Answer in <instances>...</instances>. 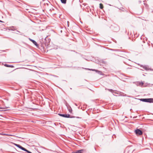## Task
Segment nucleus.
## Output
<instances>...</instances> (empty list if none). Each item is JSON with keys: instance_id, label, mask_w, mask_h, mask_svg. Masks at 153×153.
<instances>
[{"instance_id": "3", "label": "nucleus", "mask_w": 153, "mask_h": 153, "mask_svg": "<svg viewBox=\"0 0 153 153\" xmlns=\"http://www.w3.org/2000/svg\"><path fill=\"white\" fill-rule=\"evenodd\" d=\"M136 134L137 135H141L142 134V132L140 130L138 129L135 131Z\"/></svg>"}, {"instance_id": "11", "label": "nucleus", "mask_w": 153, "mask_h": 153, "mask_svg": "<svg viewBox=\"0 0 153 153\" xmlns=\"http://www.w3.org/2000/svg\"><path fill=\"white\" fill-rule=\"evenodd\" d=\"M2 135H6L7 134H2Z\"/></svg>"}, {"instance_id": "2", "label": "nucleus", "mask_w": 153, "mask_h": 153, "mask_svg": "<svg viewBox=\"0 0 153 153\" xmlns=\"http://www.w3.org/2000/svg\"><path fill=\"white\" fill-rule=\"evenodd\" d=\"M140 100L145 102H153V99H141Z\"/></svg>"}, {"instance_id": "4", "label": "nucleus", "mask_w": 153, "mask_h": 153, "mask_svg": "<svg viewBox=\"0 0 153 153\" xmlns=\"http://www.w3.org/2000/svg\"><path fill=\"white\" fill-rule=\"evenodd\" d=\"M29 39L36 46H38V45L36 41L31 39Z\"/></svg>"}, {"instance_id": "12", "label": "nucleus", "mask_w": 153, "mask_h": 153, "mask_svg": "<svg viewBox=\"0 0 153 153\" xmlns=\"http://www.w3.org/2000/svg\"><path fill=\"white\" fill-rule=\"evenodd\" d=\"M0 22H3L2 21L0 20Z\"/></svg>"}, {"instance_id": "10", "label": "nucleus", "mask_w": 153, "mask_h": 153, "mask_svg": "<svg viewBox=\"0 0 153 153\" xmlns=\"http://www.w3.org/2000/svg\"><path fill=\"white\" fill-rule=\"evenodd\" d=\"M143 84V82H141L140 83V84L141 85H142Z\"/></svg>"}, {"instance_id": "13", "label": "nucleus", "mask_w": 153, "mask_h": 153, "mask_svg": "<svg viewBox=\"0 0 153 153\" xmlns=\"http://www.w3.org/2000/svg\"><path fill=\"white\" fill-rule=\"evenodd\" d=\"M39 153H41L40 152Z\"/></svg>"}, {"instance_id": "7", "label": "nucleus", "mask_w": 153, "mask_h": 153, "mask_svg": "<svg viewBox=\"0 0 153 153\" xmlns=\"http://www.w3.org/2000/svg\"><path fill=\"white\" fill-rule=\"evenodd\" d=\"M62 2L64 4H65L66 3V0H61Z\"/></svg>"}, {"instance_id": "1", "label": "nucleus", "mask_w": 153, "mask_h": 153, "mask_svg": "<svg viewBox=\"0 0 153 153\" xmlns=\"http://www.w3.org/2000/svg\"><path fill=\"white\" fill-rule=\"evenodd\" d=\"M13 144L14 145H15V146H16L18 147V148H19L21 149L22 150L27 152L28 153H32L31 152L27 150L26 149L23 147H22V146H20V145H19V144H16L15 143H13Z\"/></svg>"}, {"instance_id": "9", "label": "nucleus", "mask_w": 153, "mask_h": 153, "mask_svg": "<svg viewBox=\"0 0 153 153\" xmlns=\"http://www.w3.org/2000/svg\"><path fill=\"white\" fill-rule=\"evenodd\" d=\"M69 111L70 113H72V109L70 108L69 109Z\"/></svg>"}, {"instance_id": "5", "label": "nucleus", "mask_w": 153, "mask_h": 153, "mask_svg": "<svg viewBox=\"0 0 153 153\" xmlns=\"http://www.w3.org/2000/svg\"><path fill=\"white\" fill-rule=\"evenodd\" d=\"M83 151V150H78L75 152H73L72 153H82Z\"/></svg>"}, {"instance_id": "6", "label": "nucleus", "mask_w": 153, "mask_h": 153, "mask_svg": "<svg viewBox=\"0 0 153 153\" xmlns=\"http://www.w3.org/2000/svg\"><path fill=\"white\" fill-rule=\"evenodd\" d=\"M59 115L63 117H69V115H68V116H67V115H65V114H59Z\"/></svg>"}, {"instance_id": "8", "label": "nucleus", "mask_w": 153, "mask_h": 153, "mask_svg": "<svg viewBox=\"0 0 153 153\" xmlns=\"http://www.w3.org/2000/svg\"><path fill=\"white\" fill-rule=\"evenodd\" d=\"M100 8L102 9L103 8V4H100Z\"/></svg>"}]
</instances>
